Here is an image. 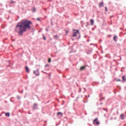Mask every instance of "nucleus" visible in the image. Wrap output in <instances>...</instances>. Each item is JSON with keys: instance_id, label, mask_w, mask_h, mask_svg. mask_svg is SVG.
<instances>
[{"instance_id": "nucleus-1", "label": "nucleus", "mask_w": 126, "mask_h": 126, "mask_svg": "<svg viewBox=\"0 0 126 126\" xmlns=\"http://www.w3.org/2000/svg\"><path fill=\"white\" fill-rule=\"evenodd\" d=\"M31 25H32V22L28 20H23L19 23L16 27V32H18L19 35H22L23 32L26 31V29H31Z\"/></svg>"}, {"instance_id": "nucleus-2", "label": "nucleus", "mask_w": 126, "mask_h": 126, "mask_svg": "<svg viewBox=\"0 0 126 126\" xmlns=\"http://www.w3.org/2000/svg\"><path fill=\"white\" fill-rule=\"evenodd\" d=\"M93 124L94 125L99 126V125H100V122L98 121V119L96 118L94 120Z\"/></svg>"}, {"instance_id": "nucleus-3", "label": "nucleus", "mask_w": 126, "mask_h": 126, "mask_svg": "<svg viewBox=\"0 0 126 126\" xmlns=\"http://www.w3.org/2000/svg\"><path fill=\"white\" fill-rule=\"evenodd\" d=\"M80 36V33H79V31L77 30L76 32H74L72 35V37H76L77 35Z\"/></svg>"}, {"instance_id": "nucleus-4", "label": "nucleus", "mask_w": 126, "mask_h": 126, "mask_svg": "<svg viewBox=\"0 0 126 126\" xmlns=\"http://www.w3.org/2000/svg\"><path fill=\"white\" fill-rule=\"evenodd\" d=\"M57 115V116H60V117H63V113L62 112H58Z\"/></svg>"}, {"instance_id": "nucleus-5", "label": "nucleus", "mask_w": 126, "mask_h": 126, "mask_svg": "<svg viewBox=\"0 0 126 126\" xmlns=\"http://www.w3.org/2000/svg\"><path fill=\"white\" fill-rule=\"evenodd\" d=\"M86 67V65L81 66L80 68V70H84Z\"/></svg>"}, {"instance_id": "nucleus-6", "label": "nucleus", "mask_w": 126, "mask_h": 126, "mask_svg": "<svg viewBox=\"0 0 126 126\" xmlns=\"http://www.w3.org/2000/svg\"><path fill=\"white\" fill-rule=\"evenodd\" d=\"M120 118L121 120H124V118H125V115L124 114H121Z\"/></svg>"}, {"instance_id": "nucleus-7", "label": "nucleus", "mask_w": 126, "mask_h": 126, "mask_svg": "<svg viewBox=\"0 0 126 126\" xmlns=\"http://www.w3.org/2000/svg\"><path fill=\"white\" fill-rule=\"evenodd\" d=\"M33 72L36 76H39V72H38V70H37L36 71H34Z\"/></svg>"}, {"instance_id": "nucleus-8", "label": "nucleus", "mask_w": 126, "mask_h": 126, "mask_svg": "<svg viewBox=\"0 0 126 126\" xmlns=\"http://www.w3.org/2000/svg\"><path fill=\"white\" fill-rule=\"evenodd\" d=\"M104 5V2H101L99 4V7H102Z\"/></svg>"}, {"instance_id": "nucleus-9", "label": "nucleus", "mask_w": 126, "mask_h": 126, "mask_svg": "<svg viewBox=\"0 0 126 126\" xmlns=\"http://www.w3.org/2000/svg\"><path fill=\"white\" fill-rule=\"evenodd\" d=\"M90 21H91V25H92V26L94 25V20L91 19Z\"/></svg>"}, {"instance_id": "nucleus-10", "label": "nucleus", "mask_w": 126, "mask_h": 126, "mask_svg": "<svg viewBox=\"0 0 126 126\" xmlns=\"http://www.w3.org/2000/svg\"><path fill=\"white\" fill-rule=\"evenodd\" d=\"M26 72H29V68H28L27 66L26 67Z\"/></svg>"}, {"instance_id": "nucleus-11", "label": "nucleus", "mask_w": 126, "mask_h": 126, "mask_svg": "<svg viewBox=\"0 0 126 126\" xmlns=\"http://www.w3.org/2000/svg\"><path fill=\"white\" fill-rule=\"evenodd\" d=\"M113 40H114L115 42H117V36H114Z\"/></svg>"}, {"instance_id": "nucleus-12", "label": "nucleus", "mask_w": 126, "mask_h": 126, "mask_svg": "<svg viewBox=\"0 0 126 126\" xmlns=\"http://www.w3.org/2000/svg\"><path fill=\"white\" fill-rule=\"evenodd\" d=\"M5 116L6 117H9V116H10V114H9V113H7L5 114Z\"/></svg>"}, {"instance_id": "nucleus-13", "label": "nucleus", "mask_w": 126, "mask_h": 126, "mask_svg": "<svg viewBox=\"0 0 126 126\" xmlns=\"http://www.w3.org/2000/svg\"><path fill=\"white\" fill-rule=\"evenodd\" d=\"M122 78L124 81H126V77H125V76H123L122 77Z\"/></svg>"}, {"instance_id": "nucleus-14", "label": "nucleus", "mask_w": 126, "mask_h": 126, "mask_svg": "<svg viewBox=\"0 0 126 126\" xmlns=\"http://www.w3.org/2000/svg\"><path fill=\"white\" fill-rule=\"evenodd\" d=\"M51 58H49L48 60V63H51Z\"/></svg>"}, {"instance_id": "nucleus-15", "label": "nucleus", "mask_w": 126, "mask_h": 126, "mask_svg": "<svg viewBox=\"0 0 126 126\" xmlns=\"http://www.w3.org/2000/svg\"><path fill=\"white\" fill-rule=\"evenodd\" d=\"M32 10H33V12H35V11H36V9L33 8Z\"/></svg>"}, {"instance_id": "nucleus-16", "label": "nucleus", "mask_w": 126, "mask_h": 126, "mask_svg": "<svg viewBox=\"0 0 126 126\" xmlns=\"http://www.w3.org/2000/svg\"><path fill=\"white\" fill-rule=\"evenodd\" d=\"M105 11H108V8H107V7H105Z\"/></svg>"}, {"instance_id": "nucleus-17", "label": "nucleus", "mask_w": 126, "mask_h": 126, "mask_svg": "<svg viewBox=\"0 0 126 126\" xmlns=\"http://www.w3.org/2000/svg\"><path fill=\"white\" fill-rule=\"evenodd\" d=\"M46 39V37L43 36V40H45Z\"/></svg>"}, {"instance_id": "nucleus-18", "label": "nucleus", "mask_w": 126, "mask_h": 126, "mask_svg": "<svg viewBox=\"0 0 126 126\" xmlns=\"http://www.w3.org/2000/svg\"><path fill=\"white\" fill-rule=\"evenodd\" d=\"M14 3V1H11L10 3Z\"/></svg>"}, {"instance_id": "nucleus-19", "label": "nucleus", "mask_w": 126, "mask_h": 126, "mask_svg": "<svg viewBox=\"0 0 126 126\" xmlns=\"http://www.w3.org/2000/svg\"><path fill=\"white\" fill-rule=\"evenodd\" d=\"M37 20H38V21H40V18H38L37 19Z\"/></svg>"}, {"instance_id": "nucleus-20", "label": "nucleus", "mask_w": 126, "mask_h": 126, "mask_svg": "<svg viewBox=\"0 0 126 126\" xmlns=\"http://www.w3.org/2000/svg\"><path fill=\"white\" fill-rule=\"evenodd\" d=\"M117 81H121V79H118L117 80Z\"/></svg>"}, {"instance_id": "nucleus-21", "label": "nucleus", "mask_w": 126, "mask_h": 126, "mask_svg": "<svg viewBox=\"0 0 126 126\" xmlns=\"http://www.w3.org/2000/svg\"><path fill=\"white\" fill-rule=\"evenodd\" d=\"M48 64H46V65H45V67H47V66H48Z\"/></svg>"}, {"instance_id": "nucleus-22", "label": "nucleus", "mask_w": 126, "mask_h": 126, "mask_svg": "<svg viewBox=\"0 0 126 126\" xmlns=\"http://www.w3.org/2000/svg\"><path fill=\"white\" fill-rule=\"evenodd\" d=\"M66 34H67V33H68L67 31H66Z\"/></svg>"}, {"instance_id": "nucleus-23", "label": "nucleus", "mask_w": 126, "mask_h": 126, "mask_svg": "<svg viewBox=\"0 0 126 126\" xmlns=\"http://www.w3.org/2000/svg\"><path fill=\"white\" fill-rule=\"evenodd\" d=\"M46 31L48 32V31H49V30L46 29Z\"/></svg>"}, {"instance_id": "nucleus-24", "label": "nucleus", "mask_w": 126, "mask_h": 126, "mask_svg": "<svg viewBox=\"0 0 126 126\" xmlns=\"http://www.w3.org/2000/svg\"><path fill=\"white\" fill-rule=\"evenodd\" d=\"M103 110H106V109H105V108H103Z\"/></svg>"}]
</instances>
